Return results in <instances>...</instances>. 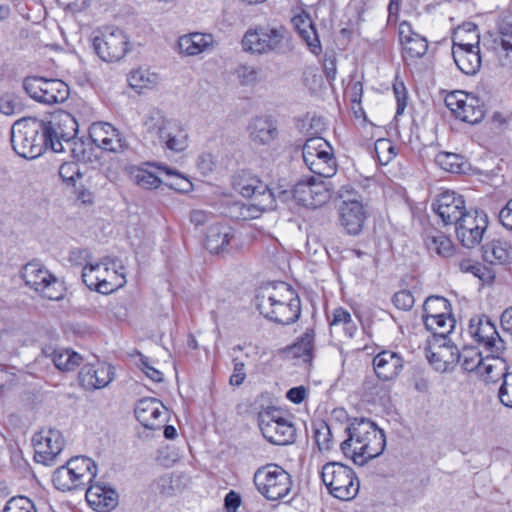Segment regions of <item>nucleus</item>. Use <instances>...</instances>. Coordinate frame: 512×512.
I'll use <instances>...</instances> for the list:
<instances>
[{
    "label": "nucleus",
    "mask_w": 512,
    "mask_h": 512,
    "mask_svg": "<svg viewBox=\"0 0 512 512\" xmlns=\"http://www.w3.org/2000/svg\"><path fill=\"white\" fill-rule=\"evenodd\" d=\"M255 307L266 319L281 325L293 324L301 315L298 294L284 282L261 288L255 297Z\"/></svg>",
    "instance_id": "1"
},
{
    "label": "nucleus",
    "mask_w": 512,
    "mask_h": 512,
    "mask_svg": "<svg viewBox=\"0 0 512 512\" xmlns=\"http://www.w3.org/2000/svg\"><path fill=\"white\" fill-rule=\"evenodd\" d=\"M346 432L348 438L341 443V450L346 456L351 454L356 465H365L380 456L386 447L384 431L367 418H354Z\"/></svg>",
    "instance_id": "2"
},
{
    "label": "nucleus",
    "mask_w": 512,
    "mask_h": 512,
    "mask_svg": "<svg viewBox=\"0 0 512 512\" xmlns=\"http://www.w3.org/2000/svg\"><path fill=\"white\" fill-rule=\"evenodd\" d=\"M44 120L33 117L17 120L11 128V143L14 151L26 159H35L50 148L44 134Z\"/></svg>",
    "instance_id": "3"
},
{
    "label": "nucleus",
    "mask_w": 512,
    "mask_h": 512,
    "mask_svg": "<svg viewBox=\"0 0 512 512\" xmlns=\"http://www.w3.org/2000/svg\"><path fill=\"white\" fill-rule=\"evenodd\" d=\"M143 125L147 133L156 137L165 150L180 153L188 147V135L185 130L169 120L157 108L148 111L144 116Z\"/></svg>",
    "instance_id": "4"
},
{
    "label": "nucleus",
    "mask_w": 512,
    "mask_h": 512,
    "mask_svg": "<svg viewBox=\"0 0 512 512\" xmlns=\"http://www.w3.org/2000/svg\"><path fill=\"white\" fill-rule=\"evenodd\" d=\"M320 475L333 497L348 501L357 496L360 484L351 467L340 462H328L323 465Z\"/></svg>",
    "instance_id": "5"
},
{
    "label": "nucleus",
    "mask_w": 512,
    "mask_h": 512,
    "mask_svg": "<svg viewBox=\"0 0 512 512\" xmlns=\"http://www.w3.org/2000/svg\"><path fill=\"white\" fill-rule=\"evenodd\" d=\"M253 481L257 490L270 501L286 497L293 485L291 475L277 464H267L258 468Z\"/></svg>",
    "instance_id": "6"
},
{
    "label": "nucleus",
    "mask_w": 512,
    "mask_h": 512,
    "mask_svg": "<svg viewBox=\"0 0 512 512\" xmlns=\"http://www.w3.org/2000/svg\"><path fill=\"white\" fill-rule=\"evenodd\" d=\"M336 195L343 199L338 210L340 226L349 235H359L367 219V212L362 202L357 198V193L352 186L345 185L336 192Z\"/></svg>",
    "instance_id": "7"
},
{
    "label": "nucleus",
    "mask_w": 512,
    "mask_h": 512,
    "mask_svg": "<svg viewBox=\"0 0 512 512\" xmlns=\"http://www.w3.org/2000/svg\"><path fill=\"white\" fill-rule=\"evenodd\" d=\"M258 426L263 437L274 445L292 444L296 439L293 423L283 418L276 408L261 411L258 415Z\"/></svg>",
    "instance_id": "8"
},
{
    "label": "nucleus",
    "mask_w": 512,
    "mask_h": 512,
    "mask_svg": "<svg viewBox=\"0 0 512 512\" xmlns=\"http://www.w3.org/2000/svg\"><path fill=\"white\" fill-rule=\"evenodd\" d=\"M23 88L32 99L47 105L63 103L70 94L69 86L62 80L39 76H27Z\"/></svg>",
    "instance_id": "9"
},
{
    "label": "nucleus",
    "mask_w": 512,
    "mask_h": 512,
    "mask_svg": "<svg viewBox=\"0 0 512 512\" xmlns=\"http://www.w3.org/2000/svg\"><path fill=\"white\" fill-rule=\"evenodd\" d=\"M286 34L287 30L283 26L259 27L245 33L242 46L245 51L252 53H280L284 50Z\"/></svg>",
    "instance_id": "10"
},
{
    "label": "nucleus",
    "mask_w": 512,
    "mask_h": 512,
    "mask_svg": "<svg viewBox=\"0 0 512 512\" xmlns=\"http://www.w3.org/2000/svg\"><path fill=\"white\" fill-rule=\"evenodd\" d=\"M44 134L47 137L50 149L54 152H63L65 145H70L78 132V123L74 116L66 111H60L44 121Z\"/></svg>",
    "instance_id": "11"
},
{
    "label": "nucleus",
    "mask_w": 512,
    "mask_h": 512,
    "mask_svg": "<svg viewBox=\"0 0 512 512\" xmlns=\"http://www.w3.org/2000/svg\"><path fill=\"white\" fill-rule=\"evenodd\" d=\"M95 53L105 62L121 60L129 49V41L124 31L118 28L106 29L92 42Z\"/></svg>",
    "instance_id": "12"
},
{
    "label": "nucleus",
    "mask_w": 512,
    "mask_h": 512,
    "mask_svg": "<svg viewBox=\"0 0 512 512\" xmlns=\"http://www.w3.org/2000/svg\"><path fill=\"white\" fill-rule=\"evenodd\" d=\"M469 333L492 356L501 355L506 349V342L500 337L495 324L486 315L470 319Z\"/></svg>",
    "instance_id": "13"
},
{
    "label": "nucleus",
    "mask_w": 512,
    "mask_h": 512,
    "mask_svg": "<svg viewBox=\"0 0 512 512\" xmlns=\"http://www.w3.org/2000/svg\"><path fill=\"white\" fill-rule=\"evenodd\" d=\"M487 226L486 213L471 209L455 224L457 239L462 246L473 248L480 244Z\"/></svg>",
    "instance_id": "14"
},
{
    "label": "nucleus",
    "mask_w": 512,
    "mask_h": 512,
    "mask_svg": "<svg viewBox=\"0 0 512 512\" xmlns=\"http://www.w3.org/2000/svg\"><path fill=\"white\" fill-rule=\"evenodd\" d=\"M445 104L457 119L466 123H479L485 115L484 105L480 99L461 91L447 95Z\"/></svg>",
    "instance_id": "15"
},
{
    "label": "nucleus",
    "mask_w": 512,
    "mask_h": 512,
    "mask_svg": "<svg viewBox=\"0 0 512 512\" xmlns=\"http://www.w3.org/2000/svg\"><path fill=\"white\" fill-rule=\"evenodd\" d=\"M34 459L44 465H52L63 450L65 440L59 430L49 428L34 434Z\"/></svg>",
    "instance_id": "16"
},
{
    "label": "nucleus",
    "mask_w": 512,
    "mask_h": 512,
    "mask_svg": "<svg viewBox=\"0 0 512 512\" xmlns=\"http://www.w3.org/2000/svg\"><path fill=\"white\" fill-rule=\"evenodd\" d=\"M432 210L444 225H455L469 211L466 209L463 196L450 190L436 197L432 203Z\"/></svg>",
    "instance_id": "17"
},
{
    "label": "nucleus",
    "mask_w": 512,
    "mask_h": 512,
    "mask_svg": "<svg viewBox=\"0 0 512 512\" xmlns=\"http://www.w3.org/2000/svg\"><path fill=\"white\" fill-rule=\"evenodd\" d=\"M296 204L315 209L325 204L332 196L327 184L310 178L295 184Z\"/></svg>",
    "instance_id": "18"
},
{
    "label": "nucleus",
    "mask_w": 512,
    "mask_h": 512,
    "mask_svg": "<svg viewBox=\"0 0 512 512\" xmlns=\"http://www.w3.org/2000/svg\"><path fill=\"white\" fill-rule=\"evenodd\" d=\"M114 378V367L105 362L84 365L79 372L80 385L88 391L107 387Z\"/></svg>",
    "instance_id": "19"
},
{
    "label": "nucleus",
    "mask_w": 512,
    "mask_h": 512,
    "mask_svg": "<svg viewBox=\"0 0 512 512\" xmlns=\"http://www.w3.org/2000/svg\"><path fill=\"white\" fill-rule=\"evenodd\" d=\"M89 138L97 147L107 152L118 153L125 147L120 132L107 122L93 123L89 127Z\"/></svg>",
    "instance_id": "20"
},
{
    "label": "nucleus",
    "mask_w": 512,
    "mask_h": 512,
    "mask_svg": "<svg viewBox=\"0 0 512 512\" xmlns=\"http://www.w3.org/2000/svg\"><path fill=\"white\" fill-rule=\"evenodd\" d=\"M251 143L255 146H271L279 136L276 121L270 116H256L247 126Z\"/></svg>",
    "instance_id": "21"
},
{
    "label": "nucleus",
    "mask_w": 512,
    "mask_h": 512,
    "mask_svg": "<svg viewBox=\"0 0 512 512\" xmlns=\"http://www.w3.org/2000/svg\"><path fill=\"white\" fill-rule=\"evenodd\" d=\"M452 56L462 73L466 75L476 74L481 67L479 40L476 44L454 42Z\"/></svg>",
    "instance_id": "22"
},
{
    "label": "nucleus",
    "mask_w": 512,
    "mask_h": 512,
    "mask_svg": "<svg viewBox=\"0 0 512 512\" xmlns=\"http://www.w3.org/2000/svg\"><path fill=\"white\" fill-rule=\"evenodd\" d=\"M232 179L233 188L243 197L259 198L265 194H275V191L248 170L237 172Z\"/></svg>",
    "instance_id": "23"
},
{
    "label": "nucleus",
    "mask_w": 512,
    "mask_h": 512,
    "mask_svg": "<svg viewBox=\"0 0 512 512\" xmlns=\"http://www.w3.org/2000/svg\"><path fill=\"white\" fill-rule=\"evenodd\" d=\"M165 406L154 398H146L139 401L135 415L137 420L151 430L158 429L164 421Z\"/></svg>",
    "instance_id": "24"
},
{
    "label": "nucleus",
    "mask_w": 512,
    "mask_h": 512,
    "mask_svg": "<svg viewBox=\"0 0 512 512\" xmlns=\"http://www.w3.org/2000/svg\"><path fill=\"white\" fill-rule=\"evenodd\" d=\"M253 203H236L233 207V216L239 220L247 221L259 218L265 211L276 208L275 194H265L263 197L253 198Z\"/></svg>",
    "instance_id": "25"
},
{
    "label": "nucleus",
    "mask_w": 512,
    "mask_h": 512,
    "mask_svg": "<svg viewBox=\"0 0 512 512\" xmlns=\"http://www.w3.org/2000/svg\"><path fill=\"white\" fill-rule=\"evenodd\" d=\"M402 357L393 351L384 350L373 359L374 371L383 381H389L398 376L403 368Z\"/></svg>",
    "instance_id": "26"
},
{
    "label": "nucleus",
    "mask_w": 512,
    "mask_h": 512,
    "mask_svg": "<svg viewBox=\"0 0 512 512\" xmlns=\"http://www.w3.org/2000/svg\"><path fill=\"white\" fill-rule=\"evenodd\" d=\"M85 497L89 505L99 512H110L118 504L116 491L98 483L88 487Z\"/></svg>",
    "instance_id": "27"
},
{
    "label": "nucleus",
    "mask_w": 512,
    "mask_h": 512,
    "mask_svg": "<svg viewBox=\"0 0 512 512\" xmlns=\"http://www.w3.org/2000/svg\"><path fill=\"white\" fill-rule=\"evenodd\" d=\"M234 238V230L228 224L214 223L208 228L205 247L211 253L224 252L226 246Z\"/></svg>",
    "instance_id": "28"
},
{
    "label": "nucleus",
    "mask_w": 512,
    "mask_h": 512,
    "mask_svg": "<svg viewBox=\"0 0 512 512\" xmlns=\"http://www.w3.org/2000/svg\"><path fill=\"white\" fill-rule=\"evenodd\" d=\"M292 23L300 37L306 42L310 51L315 55H319L322 52L321 43L315 25L309 15H296L292 18Z\"/></svg>",
    "instance_id": "29"
},
{
    "label": "nucleus",
    "mask_w": 512,
    "mask_h": 512,
    "mask_svg": "<svg viewBox=\"0 0 512 512\" xmlns=\"http://www.w3.org/2000/svg\"><path fill=\"white\" fill-rule=\"evenodd\" d=\"M102 266V260L98 263L84 266L82 280L90 290H95L101 294H109L114 291V286L117 283H113L112 279L101 278L100 275H96V272H100V267Z\"/></svg>",
    "instance_id": "30"
},
{
    "label": "nucleus",
    "mask_w": 512,
    "mask_h": 512,
    "mask_svg": "<svg viewBox=\"0 0 512 512\" xmlns=\"http://www.w3.org/2000/svg\"><path fill=\"white\" fill-rule=\"evenodd\" d=\"M425 328L432 332L435 341H445L447 335L453 330L456 321L452 314L422 316Z\"/></svg>",
    "instance_id": "31"
},
{
    "label": "nucleus",
    "mask_w": 512,
    "mask_h": 512,
    "mask_svg": "<svg viewBox=\"0 0 512 512\" xmlns=\"http://www.w3.org/2000/svg\"><path fill=\"white\" fill-rule=\"evenodd\" d=\"M213 43L211 34L191 33L179 38V48L181 52L189 56L198 55L207 50Z\"/></svg>",
    "instance_id": "32"
},
{
    "label": "nucleus",
    "mask_w": 512,
    "mask_h": 512,
    "mask_svg": "<svg viewBox=\"0 0 512 512\" xmlns=\"http://www.w3.org/2000/svg\"><path fill=\"white\" fill-rule=\"evenodd\" d=\"M424 243L427 249L442 257H449L453 254L454 246L450 238L441 231L430 230L424 235Z\"/></svg>",
    "instance_id": "33"
},
{
    "label": "nucleus",
    "mask_w": 512,
    "mask_h": 512,
    "mask_svg": "<svg viewBox=\"0 0 512 512\" xmlns=\"http://www.w3.org/2000/svg\"><path fill=\"white\" fill-rule=\"evenodd\" d=\"M483 258L493 265H503L511 261L512 254L507 242L493 240L483 246Z\"/></svg>",
    "instance_id": "34"
},
{
    "label": "nucleus",
    "mask_w": 512,
    "mask_h": 512,
    "mask_svg": "<svg viewBox=\"0 0 512 512\" xmlns=\"http://www.w3.org/2000/svg\"><path fill=\"white\" fill-rule=\"evenodd\" d=\"M21 276L27 286L37 291L52 274L41 263L32 261L23 267Z\"/></svg>",
    "instance_id": "35"
},
{
    "label": "nucleus",
    "mask_w": 512,
    "mask_h": 512,
    "mask_svg": "<svg viewBox=\"0 0 512 512\" xmlns=\"http://www.w3.org/2000/svg\"><path fill=\"white\" fill-rule=\"evenodd\" d=\"M508 372L506 363L500 358V355L492 356L490 353L477 373L485 382H496L501 377L497 376L498 373Z\"/></svg>",
    "instance_id": "36"
},
{
    "label": "nucleus",
    "mask_w": 512,
    "mask_h": 512,
    "mask_svg": "<svg viewBox=\"0 0 512 512\" xmlns=\"http://www.w3.org/2000/svg\"><path fill=\"white\" fill-rule=\"evenodd\" d=\"M50 357L55 367L63 372L73 371L83 361L82 356L71 349L54 350Z\"/></svg>",
    "instance_id": "37"
},
{
    "label": "nucleus",
    "mask_w": 512,
    "mask_h": 512,
    "mask_svg": "<svg viewBox=\"0 0 512 512\" xmlns=\"http://www.w3.org/2000/svg\"><path fill=\"white\" fill-rule=\"evenodd\" d=\"M69 464L75 469L78 481L82 482L84 486L92 484L97 475V465L91 458L86 456L73 457L69 459Z\"/></svg>",
    "instance_id": "38"
},
{
    "label": "nucleus",
    "mask_w": 512,
    "mask_h": 512,
    "mask_svg": "<svg viewBox=\"0 0 512 512\" xmlns=\"http://www.w3.org/2000/svg\"><path fill=\"white\" fill-rule=\"evenodd\" d=\"M321 155L322 156L320 158H312L309 161H306L305 164L314 174L322 177H330L334 174L336 168L333 149L327 150Z\"/></svg>",
    "instance_id": "39"
},
{
    "label": "nucleus",
    "mask_w": 512,
    "mask_h": 512,
    "mask_svg": "<svg viewBox=\"0 0 512 512\" xmlns=\"http://www.w3.org/2000/svg\"><path fill=\"white\" fill-rule=\"evenodd\" d=\"M159 77L146 69H136L130 72L128 76L129 86L141 93L144 89H152L158 84Z\"/></svg>",
    "instance_id": "40"
},
{
    "label": "nucleus",
    "mask_w": 512,
    "mask_h": 512,
    "mask_svg": "<svg viewBox=\"0 0 512 512\" xmlns=\"http://www.w3.org/2000/svg\"><path fill=\"white\" fill-rule=\"evenodd\" d=\"M435 163L447 172H464L465 161L460 154L441 151L435 156Z\"/></svg>",
    "instance_id": "41"
},
{
    "label": "nucleus",
    "mask_w": 512,
    "mask_h": 512,
    "mask_svg": "<svg viewBox=\"0 0 512 512\" xmlns=\"http://www.w3.org/2000/svg\"><path fill=\"white\" fill-rule=\"evenodd\" d=\"M314 336V330L307 329L301 338L290 347L293 355L295 357H302L305 362H310L312 359Z\"/></svg>",
    "instance_id": "42"
},
{
    "label": "nucleus",
    "mask_w": 512,
    "mask_h": 512,
    "mask_svg": "<svg viewBox=\"0 0 512 512\" xmlns=\"http://www.w3.org/2000/svg\"><path fill=\"white\" fill-rule=\"evenodd\" d=\"M450 302L442 296H429L423 304V315L434 316L451 314Z\"/></svg>",
    "instance_id": "43"
},
{
    "label": "nucleus",
    "mask_w": 512,
    "mask_h": 512,
    "mask_svg": "<svg viewBox=\"0 0 512 512\" xmlns=\"http://www.w3.org/2000/svg\"><path fill=\"white\" fill-rule=\"evenodd\" d=\"M428 50V42L421 35L417 34L414 38H410L403 44V58L407 60L421 58Z\"/></svg>",
    "instance_id": "44"
},
{
    "label": "nucleus",
    "mask_w": 512,
    "mask_h": 512,
    "mask_svg": "<svg viewBox=\"0 0 512 512\" xmlns=\"http://www.w3.org/2000/svg\"><path fill=\"white\" fill-rule=\"evenodd\" d=\"M330 326L333 328L342 327L349 337H352L356 331V325L351 314L344 308H337L333 311Z\"/></svg>",
    "instance_id": "45"
},
{
    "label": "nucleus",
    "mask_w": 512,
    "mask_h": 512,
    "mask_svg": "<svg viewBox=\"0 0 512 512\" xmlns=\"http://www.w3.org/2000/svg\"><path fill=\"white\" fill-rule=\"evenodd\" d=\"M459 269L464 273H471L482 281H490L495 278L494 273L479 262L470 259H463L459 263Z\"/></svg>",
    "instance_id": "46"
},
{
    "label": "nucleus",
    "mask_w": 512,
    "mask_h": 512,
    "mask_svg": "<svg viewBox=\"0 0 512 512\" xmlns=\"http://www.w3.org/2000/svg\"><path fill=\"white\" fill-rule=\"evenodd\" d=\"M332 150L331 145L322 137H312L306 140L303 145L302 156L304 162L314 158L315 153H324Z\"/></svg>",
    "instance_id": "47"
},
{
    "label": "nucleus",
    "mask_w": 512,
    "mask_h": 512,
    "mask_svg": "<svg viewBox=\"0 0 512 512\" xmlns=\"http://www.w3.org/2000/svg\"><path fill=\"white\" fill-rule=\"evenodd\" d=\"M36 292L49 300L57 301L64 297L62 283L54 275L51 276V279H47Z\"/></svg>",
    "instance_id": "48"
},
{
    "label": "nucleus",
    "mask_w": 512,
    "mask_h": 512,
    "mask_svg": "<svg viewBox=\"0 0 512 512\" xmlns=\"http://www.w3.org/2000/svg\"><path fill=\"white\" fill-rule=\"evenodd\" d=\"M462 360V368L467 372L478 373L480 366L485 358L482 357L481 352L476 348H466L460 352Z\"/></svg>",
    "instance_id": "49"
},
{
    "label": "nucleus",
    "mask_w": 512,
    "mask_h": 512,
    "mask_svg": "<svg viewBox=\"0 0 512 512\" xmlns=\"http://www.w3.org/2000/svg\"><path fill=\"white\" fill-rule=\"evenodd\" d=\"M438 342V356L442 358V362H445L449 370H451L454 367V365H456L461 360V355L458 350V347L450 343V341L447 339H445V341Z\"/></svg>",
    "instance_id": "50"
},
{
    "label": "nucleus",
    "mask_w": 512,
    "mask_h": 512,
    "mask_svg": "<svg viewBox=\"0 0 512 512\" xmlns=\"http://www.w3.org/2000/svg\"><path fill=\"white\" fill-rule=\"evenodd\" d=\"M374 150L381 165H387L397 155L396 148L389 139H378Z\"/></svg>",
    "instance_id": "51"
},
{
    "label": "nucleus",
    "mask_w": 512,
    "mask_h": 512,
    "mask_svg": "<svg viewBox=\"0 0 512 512\" xmlns=\"http://www.w3.org/2000/svg\"><path fill=\"white\" fill-rule=\"evenodd\" d=\"M502 383L498 391V398L501 404L512 408V372L498 373Z\"/></svg>",
    "instance_id": "52"
},
{
    "label": "nucleus",
    "mask_w": 512,
    "mask_h": 512,
    "mask_svg": "<svg viewBox=\"0 0 512 512\" xmlns=\"http://www.w3.org/2000/svg\"><path fill=\"white\" fill-rule=\"evenodd\" d=\"M2 512H36L34 503L25 496L10 498Z\"/></svg>",
    "instance_id": "53"
},
{
    "label": "nucleus",
    "mask_w": 512,
    "mask_h": 512,
    "mask_svg": "<svg viewBox=\"0 0 512 512\" xmlns=\"http://www.w3.org/2000/svg\"><path fill=\"white\" fill-rule=\"evenodd\" d=\"M314 438L319 450H330L332 433L329 425L322 421L314 429Z\"/></svg>",
    "instance_id": "54"
},
{
    "label": "nucleus",
    "mask_w": 512,
    "mask_h": 512,
    "mask_svg": "<svg viewBox=\"0 0 512 512\" xmlns=\"http://www.w3.org/2000/svg\"><path fill=\"white\" fill-rule=\"evenodd\" d=\"M52 482L56 489L60 491H70L76 489V484H74L72 478L69 476V472L67 471L65 465L57 468L52 476Z\"/></svg>",
    "instance_id": "55"
},
{
    "label": "nucleus",
    "mask_w": 512,
    "mask_h": 512,
    "mask_svg": "<svg viewBox=\"0 0 512 512\" xmlns=\"http://www.w3.org/2000/svg\"><path fill=\"white\" fill-rule=\"evenodd\" d=\"M22 104L15 94L5 93L0 97V112L10 116L21 112Z\"/></svg>",
    "instance_id": "56"
},
{
    "label": "nucleus",
    "mask_w": 512,
    "mask_h": 512,
    "mask_svg": "<svg viewBox=\"0 0 512 512\" xmlns=\"http://www.w3.org/2000/svg\"><path fill=\"white\" fill-rule=\"evenodd\" d=\"M59 176L67 185L75 186L76 180L81 178L82 174L77 163L66 162L60 166Z\"/></svg>",
    "instance_id": "57"
},
{
    "label": "nucleus",
    "mask_w": 512,
    "mask_h": 512,
    "mask_svg": "<svg viewBox=\"0 0 512 512\" xmlns=\"http://www.w3.org/2000/svg\"><path fill=\"white\" fill-rule=\"evenodd\" d=\"M133 181L144 189L157 188L161 184V180L147 170H138L134 175Z\"/></svg>",
    "instance_id": "58"
},
{
    "label": "nucleus",
    "mask_w": 512,
    "mask_h": 512,
    "mask_svg": "<svg viewBox=\"0 0 512 512\" xmlns=\"http://www.w3.org/2000/svg\"><path fill=\"white\" fill-rule=\"evenodd\" d=\"M237 77L242 85H253L257 81L258 71L249 65H240L236 70Z\"/></svg>",
    "instance_id": "59"
},
{
    "label": "nucleus",
    "mask_w": 512,
    "mask_h": 512,
    "mask_svg": "<svg viewBox=\"0 0 512 512\" xmlns=\"http://www.w3.org/2000/svg\"><path fill=\"white\" fill-rule=\"evenodd\" d=\"M394 305L401 310L408 311L414 306V296L409 290H401L394 294Z\"/></svg>",
    "instance_id": "60"
},
{
    "label": "nucleus",
    "mask_w": 512,
    "mask_h": 512,
    "mask_svg": "<svg viewBox=\"0 0 512 512\" xmlns=\"http://www.w3.org/2000/svg\"><path fill=\"white\" fill-rule=\"evenodd\" d=\"M102 264L104 266V271L109 272L113 270V276L117 278L118 282H122V285L126 282L124 276V267L121 263L116 259L104 258L102 259Z\"/></svg>",
    "instance_id": "61"
},
{
    "label": "nucleus",
    "mask_w": 512,
    "mask_h": 512,
    "mask_svg": "<svg viewBox=\"0 0 512 512\" xmlns=\"http://www.w3.org/2000/svg\"><path fill=\"white\" fill-rule=\"evenodd\" d=\"M215 167V157L211 153L204 152L199 155L197 159V168L203 175L211 173Z\"/></svg>",
    "instance_id": "62"
},
{
    "label": "nucleus",
    "mask_w": 512,
    "mask_h": 512,
    "mask_svg": "<svg viewBox=\"0 0 512 512\" xmlns=\"http://www.w3.org/2000/svg\"><path fill=\"white\" fill-rule=\"evenodd\" d=\"M91 254L88 249L76 248L70 252L69 261L76 266H86L90 263Z\"/></svg>",
    "instance_id": "63"
},
{
    "label": "nucleus",
    "mask_w": 512,
    "mask_h": 512,
    "mask_svg": "<svg viewBox=\"0 0 512 512\" xmlns=\"http://www.w3.org/2000/svg\"><path fill=\"white\" fill-rule=\"evenodd\" d=\"M499 221L506 229L512 231V198L500 210Z\"/></svg>",
    "instance_id": "64"
}]
</instances>
